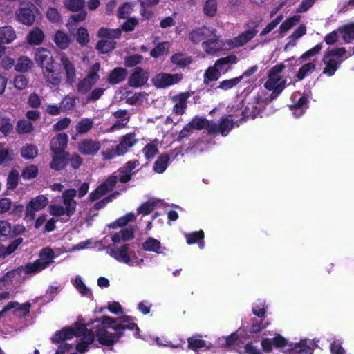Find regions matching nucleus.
I'll list each match as a JSON object with an SVG mask.
<instances>
[{"instance_id": "f257e3e1", "label": "nucleus", "mask_w": 354, "mask_h": 354, "mask_svg": "<svg viewBox=\"0 0 354 354\" xmlns=\"http://www.w3.org/2000/svg\"><path fill=\"white\" fill-rule=\"evenodd\" d=\"M101 324L103 326L111 325L110 327L115 331L117 338L124 335V330H136L137 335L140 331L138 325L133 322V319L128 315H122L117 319L104 315L101 318Z\"/></svg>"}, {"instance_id": "f03ea898", "label": "nucleus", "mask_w": 354, "mask_h": 354, "mask_svg": "<svg viewBox=\"0 0 354 354\" xmlns=\"http://www.w3.org/2000/svg\"><path fill=\"white\" fill-rule=\"evenodd\" d=\"M138 142L134 132L128 133L119 138V142L115 148L107 149L102 151L104 160H110L116 157L125 155Z\"/></svg>"}, {"instance_id": "7ed1b4c3", "label": "nucleus", "mask_w": 354, "mask_h": 354, "mask_svg": "<svg viewBox=\"0 0 354 354\" xmlns=\"http://www.w3.org/2000/svg\"><path fill=\"white\" fill-rule=\"evenodd\" d=\"M286 66L281 63L273 66L268 71V80L264 83L263 86L268 91L278 90L283 91L286 87V80L282 78L280 75Z\"/></svg>"}, {"instance_id": "20e7f679", "label": "nucleus", "mask_w": 354, "mask_h": 354, "mask_svg": "<svg viewBox=\"0 0 354 354\" xmlns=\"http://www.w3.org/2000/svg\"><path fill=\"white\" fill-rule=\"evenodd\" d=\"M39 10L37 6L30 1L22 3L15 12L17 20L26 26H32Z\"/></svg>"}, {"instance_id": "39448f33", "label": "nucleus", "mask_w": 354, "mask_h": 354, "mask_svg": "<svg viewBox=\"0 0 354 354\" xmlns=\"http://www.w3.org/2000/svg\"><path fill=\"white\" fill-rule=\"evenodd\" d=\"M261 19H250L246 24V30L232 40L234 47H240L252 40L258 33V27Z\"/></svg>"}, {"instance_id": "423d86ee", "label": "nucleus", "mask_w": 354, "mask_h": 354, "mask_svg": "<svg viewBox=\"0 0 354 354\" xmlns=\"http://www.w3.org/2000/svg\"><path fill=\"white\" fill-rule=\"evenodd\" d=\"M319 339L306 338L295 344L290 343L284 354H313L315 349L319 347Z\"/></svg>"}, {"instance_id": "0eeeda50", "label": "nucleus", "mask_w": 354, "mask_h": 354, "mask_svg": "<svg viewBox=\"0 0 354 354\" xmlns=\"http://www.w3.org/2000/svg\"><path fill=\"white\" fill-rule=\"evenodd\" d=\"M234 126L232 115L223 116L218 123L212 120L211 126L208 129V135L221 134L223 136H227Z\"/></svg>"}, {"instance_id": "6e6552de", "label": "nucleus", "mask_w": 354, "mask_h": 354, "mask_svg": "<svg viewBox=\"0 0 354 354\" xmlns=\"http://www.w3.org/2000/svg\"><path fill=\"white\" fill-rule=\"evenodd\" d=\"M182 79L181 74L160 73L152 79V82L156 87L165 88L179 82Z\"/></svg>"}, {"instance_id": "1a4fd4ad", "label": "nucleus", "mask_w": 354, "mask_h": 354, "mask_svg": "<svg viewBox=\"0 0 354 354\" xmlns=\"http://www.w3.org/2000/svg\"><path fill=\"white\" fill-rule=\"evenodd\" d=\"M149 73L140 66H136L128 79V84L133 88H140L149 80Z\"/></svg>"}, {"instance_id": "9d476101", "label": "nucleus", "mask_w": 354, "mask_h": 354, "mask_svg": "<svg viewBox=\"0 0 354 354\" xmlns=\"http://www.w3.org/2000/svg\"><path fill=\"white\" fill-rule=\"evenodd\" d=\"M34 59L43 70L52 68L55 65L51 52L45 48H38L35 50Z\"/></svg>"}, {"instance_id": "9b49d317", "label": "nucleus", "mask_w": 354, "mask_h": 354, "mask_svg": "<svg viewBox=\"0 0 354 354\" xmlns=\"http://www.w3.org/2000/svg\"><path fill=\"white\" fill-rule=\"evenodd\" d=\"M48 203V199L43 195L32 198L26 205V216L33 220L35 217V212L44 209Z\"/></svg>"}, {"instance_id": "f8f14e48", "label": "nucleus", "mask_w": 354, "mask_h": 354, "mask_svg": "<svg viewBox=\"0 0 354 354\" xmlns=\"http://www.w3.org/2000/svg\"><path fill=\"white\" fill-rule=\"evenodd\" d=\"M108 249L109 250V255L112 257L113 259H115L116 261L129 266L133 265V263H131V257L129 254V244H123L120 247L109 246Z\"/></svg>"}, {"instance_id": "ddd939ff", "label": "nucleus", "mask_w": 354, "mask_h": 354, "mask_svg": "<svg viewBox=\"0 0 354 354\" xmlns=\"http://www.w3.org/2000/svg\"><path fill=\"white\" fill-rule=\"evenodd\" d=\"M140 162L138 160H129L120 167L115 174L119 178V182L121 183H127L129 182L134 172L132 171L136 169Z\"/></svg>"}, {"instance_id": "4468645a", "label": "nucleus", "mask_w": 354, "mask_h": 354, "mask_svg": "<svg viewBox=\"0 0 354 354\" xmlns=\"http://www.w3.org/2000/svg\"><path fill=\"white\" fill-rule=\"evenodd\" d=\"M94 328L95 337H97V341L101 345L111 346L116 343L118 338L116 337L115 333L113 334L108 332L102 325L97 326Z\"/></svg>"}, {"instance_id": "2eb2a0df", "label": "nucleus", "mask_w": 354, "mask_h": 354, "mask_svg": "<svg viewBox=\"0 0 354 354\" xmlns=\"http://www.w3.org/2000/svg\"><path fill=\"white\" fill-rule=\"evenodd\" d=\"M216 29L212 27L202 26L192 30L189 34V40L195 44H199L202 41H206Z\"/></svg>"}, {"instance_id": "dca6fc26", "label": "nucleus", "mask_w": 354, "mask_h": 354, "mask_svg": "<svg viewBox=\"0 0 354 354\" xmlns=\"http://www.w3.org/2000/svg\"><path fill=\"white\" fill-rule=\"evenodd\" d=\"M241 343L243 344L236 332L231 333L229 336L222 337L218 341V346L223 349L226 351L233 349L236 352L237 349L241 348Z\"/></svg>"}, {"instance_id": "f3484780", "label": "nucleus", "mask_w": 354, "mask_h": 354, "mask_svg": "<svg viewBox=\"0 0 354 354\" xmlns=\"http://www.w3.org/2000/svg\"><path fill=\"white\" fill-rule=\"evenodd\" d=\"M79 151L84 155H95L101 148L99 141L92 139H84L78 144Z\"/></svg>"}, {"instance_id": "a211bd4d", "label": "nucleus", "mask_w": 354, "mask_h": 354, "mask_svg": "<svg viewBox=\"0 0 354 354\" xmlns=\"http://www.w3.org/2000/svg\"><path fill=\"white\" fill-rule=\"evenodd\" d=\"M68 144V136L65 133H60L53 138L50 142L51 153H64Z\"/></svg>"}, {"instance_id": "6ab92c4d", "label": "nucleus", "mask_w": 354, "mask_h": 354, "mask_svg": "<svg viewBox=\"0 0 354 354\" xmlns=\"http://www.w3.org/2000/svg\"><path fill=\"white\" fill-rule=\"evenodd\" d=\"M223 45L222 41L218 39L216 32H214L212 35H211L207 40L202 43L203 48L207 53L210 55L220 51L223 48Z\"/></svg>"}, {"instance_id": "aec40b11", "label": "nucleus", "mask_w": 354, "mask_h": 354, "mask_svg": "<svg viewBox=\"0 0 354 354\" xmlns=\"http://www.w3.org/2000/svg\"><path fill=\"white\" fill-rule=\"evenodd\" d=\"M60 61L66 73V81L68 84L72 85L76 80L75 66L65 54L62 55Z\"/></svg>"}, {"instance_id": "412c9836", "label": "nucleus", "mask_w": 354, "mask_h": 354, "mask_svg": "<svg viewBox=\"0 0 354 354\" xmlns=\"http://www.w3.org/2000/svg\"><path fill=\"white\" fill-rule=\"evenodd\" d=\"M69 153H52V160L50 167L55 171L64 169L69 162Z\"/></svg>"}, {"instance_id": "4be33fe9", "label": "nucleus", "mask_w": 354, "mask_h": 354, "mask_svg": "<svg viewBox=\"0 0 354 354\" xmlns=\"http://www.w3.org/2000/svg\"><path fill=\"white\" fill-rule=\"evenodd\" d=\"M23 242L24 239L22 237H17L12 240L7 246L0 243V259H4L15 253Z\"/></svg>"}, {"instance_id": "5701e85b", "label": "nucleus", "mask_w": 354, "mask_h": 354, "mask_svg": "<svg viewBox=\"0 0 354 354\" xmlns=\"http://www.w3.org/2000/svg\"><path fill=\"white\" fill-rule=\"evenodd\" d=\"M95 322H101V319H96L94 321L88 322L87 324H80L78 322L75 323L74 328H71V337L73 336L77 337L84 338V337L88 333V332L94 333L92 328L88 329V327L91 326Z\"/></svg>"}, {"instance_id": "b1692460", "label": "nucleus", "mask_w": 354, "mask_h": 354, "mask_svg": "<svg viewBox=\"0 0 354 354\" xmlns=\"http://www.w3.org/2000/svg\"><path fill=\"white\" fill-rule=\"evenodd\" d=\"M44 75L46 82L50 87L58 88L62 81V75L60 71H57L55 65L52 68L44 70Z\"/></svg>"}, {"instance_id": "393cba45", "label": "nucleus", "mask_w": 354, "mask_h": 354, "mask_svg": "<svg viewBox=\"0 0 354 354\" xmlns=\"http://www.w3.org/2000/svg\"><path fill=\"white\" fill-rule=\"evenodd\" d=\"M128 75V71L125 68L116 67L111 70L108 75L109 84L115 85L124 81Z\"/></svg>"}, {"instance_id": "a878e982", "label": "nucleus", "mask_w": 354, "mask_h": 354, "mask_svg": "<svg viewBox=\"0 0 354 354\" xmlns=\"http://www.w3.org/2000/svg\"><path fill=\"white\" fill-rule=\"evenodd\" d=\"M322 61L325 64L322 73L328 77H331L335 73L337 70L339 68L342 62L341 60H337L335 58L328 57L326 55H324Z\"/></svg>"}, {"instance_id": "bb28decb", "label": "nucleus", "mask_w": 354, "mask_h": 354, "mask_svg": "<svg viewBox=\"0 0 354 354\" xmlns=\"http://www.w3.org/2000/svg\"><path fill=\"white\" fill-rule=\"evenodd\" d=\"M190 97L188 92L180 93L173 97V100L176 102L174 106L173 111L176 115H183L187 108V100Z\"/></svg>"}, {"instance_id": "cd10ccee", "label": "nucleus", "mask_w": 354, "mask_h": 354, "mask_svg": "<svg viewBox=\"0 0 354 354\" xmlns=\"http://www.w3.org/2000/svg\"><path fill=\"white\" fill-rule=\"evenodd\" d=\"M289 108L296 118L301 116L308 108V100L307 96L304 94L296 102L290 105Z\"/></svg>"}, {"instance_id": "c85d7f7f", "label": "nucleus", "mask_w": 354, "mask_h": 354, "mask_svg": "<svg viewBox=\"0 0 354 354\" xmlns=\"http://www.w3.org/2000/svg\"><path fill=\"white\" fill-rule=\"evenodd\" d=\"M212 345H207L205 340L201 339V335H194L187 338V348L197 352L198 350L205 348L206 350H209Z\"/></svg>"}, {"instance_id": "c756f323", "label": "nucleus", "mask_w": 354, "mask_h": 354, "mask_svg": "<svg viewBox=\"0 0 354 354\" xmlns=\"http://www.w3.org/2000/svg\"><path fill=\"white\" fill-rule=\"evenodd\" d=\"M39 259H37L43 267L46 269L50 266L53 262L54 259L56 257L54 250L49 247L42 248L39 253Z\"/></svg>"}, {"instance_id": "7c9ffc66", "label": "nucleus", "mask_w": 354, "mask_h": 354, "mask_svg": "<svg viewBox=\"0 0 354 354\" xmlns=\"http://www.w3.org/2000/svg\"><path fill=\"white\" fill-rule=\"evenodd\" d=\"M45 38L44 31L38 27H34L28 33L26 41L30 45H40L43 43Z\"/></svg>"}, {"instance_id": "2f4dec72", "label": "nucleus", "mask_w": 354, "mask_h": 354, "mask_svg": "<svg viewBox=\"0 0 354 354\" xmlns=\"http://www.w3.org/2000/svg\"><path fill=\"white\" fill-rule=\"evenodd\" d=\"M270 324V322L266 318L259 319L258 317L252 318L250 320V326L248 327L247 330L250 333H259Z\"/></svg>"}, {"instance_id": "473e14b6", "label": "nucleus", "mask_w": 354, "mask_h": 354, "mask_svg": "<svg viewBox=\"0 0 354 354\" xmlns=\"http://www.w3.org/2000/svg\"><path fill=\"white\" fill-rule=\"evenodd\" d=\"M186 242L189 245L197 243L201 249L204 248V232L202 230L185 234Z\"/></svg>"}, {"instance_id": "72a5a7b5", "label": "nucleus", "mask_w": 354, "mask_h": 354, "mask_svg": "<svg viewBox=\"0 0 354 354\" xmlns=\"http://www.w3.org/2000/svg\"><path fill=\"white\" fill-rule=\"evenodd\" d=\"M134 230L133 228H124L111 236V241L114 243H118L121 241H128L134 238Z\"/></svg>"}, {"instance_id": "f704fd0d", "label": "nucleus", "mask_w": 354, "mask_h": 354, "mask_svg": "<svg viewBox=\"0 0 354 354\" xmlns=\"http://www.w3.org/2000/svg\"><path fill=\"white\" fill-rule=\"evenodd\" d=\"M221 70L220 66H216V62L213 66L209 67L204 74V84H208L209 82L218 80L221 76Z\"/></svg>"}, {"instance_id": "c9c22d12", "label": "nucleus", "mask_w": 354, "mask_h": 354, "mask_svg": "<svg viewBox=\"0 0 354 354\" xmlns=\"http://www.w3.org/2000/svg\"><path fill=\"white\" fill-rule=\"evenodd\" d=\"M16 38L14 29L10 26L0 27V44H8Z\"/></svg>"}, {"instance_id": "e433bc0d", "label": "nucleus", "mask_w": 354, "mask_h": 354, "mask_svg": "<svg viewBox=\"0 0 354 354\" xmlns=\"http://www.w3.org/2000/svg\"><path fill=\"white\" fill-rule=\"evenodd\" d=\"M342 34V37L346 44L351 43L354 40V23H348L338 29Z\"/></svg>"}, {"instance_id": "4c0bfd02", "label": "nucleus", "mask_w": 354, "mask_h": 354, "mask_svg": "<svg viewBox=\"0 0 354 354\" xmlns=\"http://www.w3.org/2000/svg\"><path fill=\"white\" fill-rule=\"evenodd\" d=\"M53 41L56 46L62 50L66 49L70 44V39L66 33L62 30H57L55 33Z\"/></svg>"}, {"instance_id": "58836bf2", "label": "nucleus", "mask_w": 354, "mask_h": 354, "mask_svg": "<svg viewBox=\"0 0 354 354\" xmlns=\"http://www.w3.org/2000/svg\"><path fill=\"white\" fill-rule=\"evenodd\" d=\"M170 59L172 64H176L178 67L182 68L187 66L192 62L191 57L182 53L174 54L171 57Z\"/></svg>"}, {"instance_id": "ea45409f", "label": "nucleus", "mask_w": 354, "mask_h": 354, "mask_svg": "<svg viewBox=\"0 0 354 354\" xmlns=\"http://www.w3.org/2000/svg\"><path fill=\"white\" fill-rule=\"evenodd\" d=\"M94 122L92 119L84 118H82L76 124L75 130L78 135H84L93 129Z\"/></svg>"}, {"instance_id": "a19ab883", "label": "nucleus", "mask_w": 354, "mask_h": 354, "mask_svg": "<svg viewBox=\"0 0 354 354\" xmlns=\"http://www.w3.org/2000/svg\"><path fill=\"white\" fill-rule=\"evenodd\" d=\"M122 35L120 28H101L97 32V37L100 38H106L110 39H119Z\"/></svg>"}, {"instance_id": "79ce46f5", "label": "nucleus", "mask_w": 354, "mask_h": 354, "mask_svg": "<svg viewBox=\"0 0 354 354\" xmlns=\"http://www.w3.org/2000/svg\"><path fill=\"white\" fill-rule=\"evenodd\" d=\"M44 269L45 268L43 267L40 261H39L38 260H35L32 263H26L24 267H18L17 270H18V272H19L20 271L24 270L26 274H32L38 273L44 270Z\"/></svg>"}, {"instance_id": "37998d69", "label": "nucleus", "mask_w": 354, "mask_h": 354, "mask_svg": "<svg viewBox=\"0 0 354 354\" xmlns=\"http://www.w3.org/2000/svg\"><path fill=\"white\" fill-rule=\"evenodd\" d=\"M94 340V333L88 332L84 338H81L80 342L76 344L75 348L81 354L85 353L88 351V345L93 344Z\"/></svg>"}, {"instance_id": "c03bdc74", "label": "nucleus", "mask_w": 354, "mask_h": 354, "mask_svg": "<svg viewBox=\"0 0 354 354\" xmlns=\"http://www.w3.org/2000/svg\"><path fill=\"white\" fill-rule=\"evenodd\" d=\"M169 156L167 153H162L153 164V170L158 173H163L168 167Z\"/></svg>"}, {"instance_id": "a18cd8bd", "label": "nucleus", "mask_w": 354, "mask_h": 354, "mask_svg": "<svg viewBox=\"0 0 354 354\" xmlns=\"http://www.w3.org/2000/svg\"><path fill=\"white\" fill-rule=\"evenodd\" d=\"M21 156L25 160H32L38 155L37 147L32 144H26L20 150Z\"/></svg>"}, {"instance_id": "49530a36", "label": "nucleus", "mask_w": 354, "mask_h": 354, "mask_svg": "<svg viewBox=\"0 0 354 354\" xmlns=\"http://www.w3.org/2000/svg\"><path fill=\"white\" fill-rule=\"evenodd\" d=\"M316 68V66L315 64L312 62L306 63L302 65L297 74L295 75V78L297 81H301L304 80L305 77L308 76L310 74L313 73Z\"/></svg>"}, {"instance_id": "de8ad7c7", "label": "nucleus", "mask_w": 354, "mask_h": 354, "mask_svg": "<svg viewBox=\"0 0 354 354\" xmlns=\"http://www.w3.org/2000/svg\"><path fill=\"white\" fill-rule=\"evenodd\" d=\"M243 80V75L236 77L232 79L224 80L219 82L218 86H216L215 89H221L222 91H228L237 86Z\"/></svg>"}, {"instance_id": "09e8293b", "label": "nucleus", "mask_w": 354, "mask_h": 354, "mask_svg": "<svg viewBox=\"0 0 354 354\" xmlns=\"http://www.w3.org/2000/svg\"><path fill=\"white\" fill-rule=\"evenodd\" d=\"M116 42L110 40L101 39L97 42L96 49L100 53L106 54L116 48Z\"/></svg>"}, {"instance_id": "8fccbe9b", "label": "nucleus", "mask_w": 354, "mask_h": 354, "mask_svg": "<svg viewBox=\"0 0 354 354\" xmlns=\"http://www.w3.org/2000/svg\"><path fill=\"white\" fill-rule=\"evenodd\" d=\"M212 120L206 118L196 116L189 122L193 129L202 130L206 129L208 133V129L211 126Z\"/></svg>"}, {"instance_id": "3c124183", "label": "nucleus", "mask_w": 354, "mask_h": 354, "mask_svg": "<svg viewBox=\"0 0 354 354\" xmlns=\"http://www.w3.org/2000/svg\"><path fill=\"white\" fill-rule=\"evenodd\" d=\"M4 143H0V165H8L14 160L12 149L4 148Z\"/></svg>"}, {"instance_id": "603ef678", "label": "nucleus", "mask_w": 354, "mask_h": 354, "mask_svg": "<svg viewBox=\"0 0 354 354\" xmlns=\"http://www.w3.org/2000/svg\"><path fill=\"white\" fill-rule=\"evenodd\" d=\"M301 19L300 15H293L287 18L279 26V33L283 34L296 25Z\"/></svg>"}, {"instance_id": "864d4df0", "label": "nucleus", "mask_w": 354, "mask_h": 354, "mask_svg": "<svg viewBox=\"0 0 354 354\" xmlns=\"http://www.w3.org/2000/svg\"><path fill=\"white\" fill-rule=\"evenodd\" d=\"M12 226L5 220H0V241L12 239Z\"/></svg>"}, {"instance_id": "5fc2aeb1", "label": "nucleus", "mask_w": 354, "mask_h": 354, "mask_svg": "<svg viewBox=\"0 0 354 354\" xmlns=\"http://www.w3.org/2000/svg\"><path fill=\"white\" fill-rule=\"evenodd\" d=\"M142 248L145 251L160 253L161 243L158 240L149 237L142 243Z\"/></svg>"}, {"instance_id": "6e6d98bb", "label": "nucleus", "mask_w": 354, "mask_h": 354, "mask_svg": "<svg viewBox=\"0 0 354 354\" xmlns=\"http://www.w3.org/2000/svg\"><path fill=\"white\" fill-rule=\"evenodd\" d=\"M32 60L28 57H20L15 65V68L19 72H26L32 66Z\"/></svg>"}, {"instance_id": "4d7b16f0", "label": "nucleus", "mask_w": 354, "mask_h": 354, "mask_svg": "<svg viewBox=\"0 0 354 354\" xmlns=\"http://www.w3.org/2000/svg\"><path fill=\"white\" fill-rule=\"evenodd\" d=\"M71 332L69 327L63 328L60 330L56 331L55 335L52 337L51 340L53 343H60L66 339H71Z\"/></svg>"}, {"instance_id": "13d9d810", "label": "nucleus", "mask_w": 354, "mask_h": 354, "mask_svg": "<svg viewBox=\"0 0 354 354\" xmlns=\"http://www.w3.org/2000/svg\"><path fill=\"white\" fill-rule=\"evenodd\" d=\"M34 130L32 124L27 120H19L16 126V131L18 134L30 133Z\"/></svg>"}, {"instance_id": "bf43d9fd", "label": "nucleus", "mask_w": 354, "mask_h": 354, "mask_svg": "<svg viewBox=\"0 0 354 354\" xmlns=\"http://www.w3.org/2000/svg\"><path fill=\"white\" fill-rule=\"evenodd\" d=\"M267 306L264 300H258L256 303L253 304L252 313L259 319L266 318V313Z\"/></svg>"}, {"instance_id": "052dcab7", "label": "nucleus", "mask_w": 354, "mask_h": 354, "mask_svg": "<svg viewBox=\"0 0 354 354\" xmlns=\"http://www.w3.org/2000/svg\"><path fill=\"white\" fill-rule=\"evenodd\" d=\"M169 48V42L159 43L151 50V57L153 58H158L161 55H167L168 53Z\"/></svg>"}, {"instance_id": "680f3d73", "label": "nucleus", "mask_w": 354, "mask_h": 354, "mask_svg": "<svg viewBox=\"0 0 354 354\" xmlns=\"http://www.w3.org/2000/svg\"><path fill=\"white\" fill-rule=\"evenodd\" d=\"M85 0H66L64 6L70 11L78 12L85 8Z\"/></svg>"}, {"instance_id": "e2e57ef3", "label": "nucleus", "mask_w": 354, "mask_h": 354, "mask_svg": "<svg viewBox=\"0 0 354 354\" xmlns=\"http://www.w3.org/2000/svg\"><path fill=\"white\" fill-rule=\"evenodd\" d=\"M203 10L205 15L214 17L217 12V0H206Z\"/></svg>"}, {"instance_id": "0e129e2a", "label": "nucleus", "mask_w": 354, "mask_h": 354, "mask_svg": "<svg viewBox=\"0 0 354 354\" xmlns=\"http://www.w3.org/2000/svg\"><path fill=\"white\" fill-rule=\"evenodd\" d=\"M143 60V56L139 54H134L126 56L124 58V65L127 68H132L140 64Z\"/></svg>"}, {"instance_id": "69168bd1", "label": "nucleus", "mask_w": 354, "mask_h": 354, "mask_svg": "<svg viewBox=\"0 0 354 354\" xmlns=\"http://www.w3.org/2000/svg\"><path fill=\"white\" fill-rule=\"evenodd\" d=\"M100 68V64L99 62L95 63L92 66L89 71V73L85 77V79L87 80L88 82L91 83L92 86H93L100 78V76L97 73Z\"/></svg>"}, {"instance_id": "338daca9", "label": "nucleus", "mask_w": 354, "mask_h": 354, "mask_svg": "<svg viewBox=\"0 0 354 354\" xmlns=\"http://www.w3.org/2000/svg\"><path fill=\"white\" fill-rule=\"evenodd\" d=\"M31 307V304L28 301L20 304L18 302V305L16 308H15L13 313L19 317H27L30 313V308Z\"/></svg>"}, {"instance_id": "774afa93", "label": "nucleus", "mask_w": 354, "mask_h": 354, "mask_svg": "<svg viewBox=\"0 0 354 354\" xmlns=\"http://www.w3.org/2000/svg\"><path fill=\"white\" fill-rule=\"evenodd\" d=\"M237 353L239 354H263L251 342H248L240 349H237Z\"/></svg>"}]
</instances>
